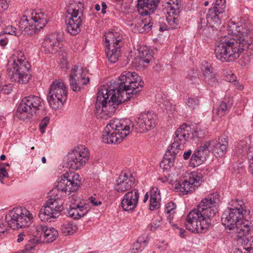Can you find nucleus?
<instances>
[{"instance_id": "obj_40", "label": "nucleus", "mask_w": 253, "mask_h": 253, "mask_svg": "<svg viewBox=\"0 0 253 253\" xmlns=\"http://www.w3.org/2000/svg\"><path fill=\"white\" fill-rule=\"evenodd\" d=\"M176 207V205L173 202H169L166 205L165 211L168 214L167 218L170 223L175 213Z\"/></svg>"}, {"instance_id": "obj_30", "label": "nucleus", "mask_w": 253, "mask_h": 253, "mask_svg": "<svg viewBox=\"0 0 253 253\" xmlns=\"http://www.w3.org/2000/svg\"><path fill=\"white\" fill-rule=\"evenodd\" d=\"M201 70L206 83L211 86H216L217 80L211 65L207 61H203L201 63Z\"/></svg>"}, {"instance_id": "obj_45", "label": "nucleus", "mask_w": 253, "mask_h": 253, "mask_svg": "<svg viewBox=\"0 0 253 253\" xmlns=\"http://www.w3.org/2000/svg\"><path fill=\"white\" fill-rule=\"evenodd\" d=\"M4 32L6 34L15 35L16 36H19L18 32L16 31V29L13 26L9 25L6 26L4 29Z\"/></svg>"}, {"instance_id": "obj_3", "label": "nucleus", "mask_w": 253, "mask_h": 253, "mask_svg": "<svg viewBox=\"0 0 253 253\" xmlns=\"http://www.w3.org/2000/svg\"><path fill=\"white\" fill-rule=\"evenodd\" d=\"M219 202V196L217 193L203 199L197 208L193 209L187 215L185 223L186 229L198 233L207 229L218 211Z\"/></svg>"}, {"instance_id": "obj_4", "label": "nucleus", "mask_w": 253, "mask_h": 253, "mask_svg": "<svg viewBox=\"0 0 253 253\" xmlns=\"http://www.w3.org/2000/svg\"><path fill=\"white\" fill-rule=\"evenodd\" d=\"M238 213L228 209L222 214L221 222L230 233L235 234V237L243 236L253 230V218L244 219V217Z\"/></svg>"}, {"instance_id": "obj_55", "label": "nucleus", "mask_w": 253, "mask_h": 253, "mask_svg": "<svg viewBox=\"0 0 253 253\" xmlns=\"http://www.w3.org/2000/svg\"><path fill=\"white\" fill-rule=\"evenodd\" d=\"M8 42V39L7 38H3L0 35V45L2 47H4Z\"/></svg>"}, {"instance_id": "obj_63", "label": "nucleus", "mask_w": 253, "mask_h": 253, "mask_svg": "<svg viewBox=\"0 0 253 253\" xmlns=\"http://www.w3.org/2000/svg\"><path fill=\"white\" fill-rule=\"evenodd\" d=\"M5 232H6V231H5V230H1L0 229V237H1V236H2V235L3 234H4L5 233Z\"/></svg>"}, {"instance_id": "obj_49", "label": "nucleus", "mask_w": 253, "mask_h": 253, "mask_svg": "<svg viewBox=\"0 0 253 253\" xmlns=\"http://www.w3.org/2000/svg\"><path fill=\"white\" fill-rule=\"evenodd\" d=\"M204 136V134L202 132V131H198L197 130L194 131V132H192L191 131V134L190 135V137H197V138H202Z\"/></svg>"}, {"instance_id": "obj_44", "label": "nucleus", "mask_w": 253, "mask_h": 253, "mask_svg": "<svg viewBox=\"0 0 253 253\" xmlns=\"http://www.w3.org/2000/svg\"><path fill=\"white\" fill-rule=\"evenodd\" d=\"M155 195L154 197H150V209L151 211H153L155 209L159 208L160 206L159 200L160 199L155 198Z\"/></svg>"}, {"instance_id": "obj_19", "label": "nucleus", "mask_w": 253, "mask_h": 253, "mask_svg": "<svg viewBox=\"0 0 253 253\" xmlns=\"http://www.w3.org/2000/svg\"><path fill=\"white\" fill-rule=\"evenodd\" d=\"M62 36L58 32L47 35L42 43V50L47 54H55L62 52Z\"/></svg>"}, {"instance_id": "obj_32", "label": "nucleus", "mask_w": 253, "mask_h": 253, "mask_svg": "<svg viewBox=\"0 0 253 253\" xmlns=\"http://www.w3.org/2000/svg\"><path fill=\"white\" fill-rule=\"evenodd\" d=\"M226 8L225 0H216L213 4L212 7L209 9V11L212 17H220L219 15L222 14Z\"/></svg>"}, {"instance_id": "obj_25", "label": "nucleus", "mask_w": 253, "mask_h": 253, "mask_svg": "<svg viewBox=\"0 0 253 253\" xmlns=\"http://www.w3.org/2000/svg\"><path fill=\"white\" fill-rule=\"evenodd\" d=\"M199 15L200 21L198 26L199 29L204 30L209 27L216 29L221 24L220 17H212L209 11L207 13L205 11H201Z\"/></svg>"}, {"instance_id": "obj_9", "label": "nucleus", "mask_w": 253, "mask_h": 253, "mask_svg": "<svg viewBox=\"0 0 253 253\" xmlns=\"http://www.w3.org/2000/svg\"><path fill=\"white\" fill-rule=\"evenodd\" d=\"M42 99L39 96L30 95L25 97L20 103L17 116L21 120L30 119L33 115L42 109Z\"/></svg>"}, {"instance_id": "obj_2", "label": "nucleus", "mask_w": 253, "mask_h": 253, "mask_svg": "<svg viewBox=\"0 0 253 253\" xmlns=\"http://www.w3.org/2000/svg\"><path fill=\"white\" fill-rule=\"evenodd\" d=\"M227 28L230 37H221L214 49L215 57L222 62H232L239 57L243 50L253 48V39L249 29L232 20Z\"/></svg>"}, {"instance_id": "obj_38", "label": "nucleus", "mask_w": 253, "mask_h": 253, "mask_svg": "<svg viewBox=\"0 0 253 253\" xmlns=\"http://www.w3.org/2000/svg\"><path fill=\"white\" fill-rule=\"evenodd\" d=\"M251 232L250 231L248 233L243 235V236L235 237V238L237 241L238 244H240L242 246H248L253 253V237H251V239H249L247 236Z\"/></svg>"}, {"instance_id": "obj_10", "label": "nucleus", "mask_w": 253, "mask_h": 253, "mask_svg": "<svg viewBox=\"0 0 253 253\" xmlns=\"http://www.w3.org/2000/svg\"><path fill=\"white\" fill-rule=\"evenodd\" d=\"M67 88L61 80H56L50 85L47 100L50 106L53 109L61 108L67 99Z\"/></svg>"}, {"instance_id": "obj_52", "label": "nucleus", "mask_w": 253, "mask_h": 253, "mask_svg": "<svg viewBox=\"0 0 253 253\" xmlns=\"http://www.w3.org/2000/svg\"><path fill=\"white\" fill-rule=\"evenodd\" d=\"M250 250V248L248 246H245L243 248L236 249L235 253H247Z\"/></svg>"}, {"instance_id": "obj_15", "label": "nucleus", "mask_w": 253, "mask_h": 253, "mask_svg": "<svg viewBox=\"0 0 253 253\" xmlns=\"http://www.w3.org/2000/svg\"><path fill=\"white\" fill-rule=\"evenodd\" d=\"M80 175L78 173H65L58 179L55 190L65 194L70 195L78 190L81 184Z\"/></svg>"}, {"instance_id": "obj_8", "label": "nucleus", "mask_w": 253, "mask_h": 253, "mask_svg": "<svg viewBox=\"0 0 253 253\" xmlns=\"http://www.w3.org/2000/svg\"><path fill=\"white\" fill-rule=\"evenodd\" d=\"M8 226L13 230L27 228L33 220V215L25 208H16L10 211L5 216Z\"/></svg>"}, {"instance_id": "obj_16", "label": "nucleus", "mask_w": 253, "mask_h": 253, "mask_svg": "<svg viewBox=\"0 0 253 253\" xmlns=\"http://www.w3.org/2000/svg\"><path fill=\"white\" fill-rule=\"evenodd\" d=\"M62 203L59 199H49L40 211L39 216L44 222H51V218H56L63 210Z\"/></svg>"}, {"instance_id": "obj_35", "label": "nucleus", "mask_w": 253, "mask_h": 253, "mask_svg": "<svg viewBox=\"0 0 253 253\" xmlns=\"http://www.w3.org/2000/svg\"><path fill=\"white\" fill-rule=\"evenodd\" d=\"M148 241L145 237H139L132 245L130 252L131 253H140L147 246Z\"/></svg>"}, {"instance_id": "obj_7", "label": "nucleus", "mask_w": 253, "mask_h": 253, "mask_svg": "<svg viewBox=\"0 0 253 253\" xmlns=\"http://www.w3.org/2000/svg\"><path fill=\"white\" fill-rule=\"evenodd\" d=\"M30 66L24 53L21 51H18L16 58L13 61L12 68L8 72L9 76L12 81L22 84L28 83L30 79V75L28 74Z\"/></svg>"}, {"instance_id": "obj_20", "label": "nucleus", "mask_w": 253, "mask_h": 253, "mask_svg": "<svg viewBox=\"0 0 253 253\" xmlns=\"http://www.w3.org/2000/svg\"><path fill=\"white\" fill-rule=\"evenodd\" d=\"M163 12L167 13L166 20L168 24L172 29L176 28L179 23V14L180 12L178 0L174 1L169 0L164 3Z\"/></svg>"}, {"instance_id": "obj_13", "label": "nucleus", "mask_w": 253, "mask_h": 253, "mask_svg": "<svg viewBox=\"0 0 253 253\" xmlns=\"http://www.w3.org/2000/svg\"><path fill=\"white\" fill-rule=\"evenodd\" d=\"M156 114L150 112L142 113L138 115L132 123L129 120H126L130 126V130L137 132L143 133L154 128L156 125Z\"/></svg>"}, {"instance_id": "obj_14", "label": "nucleus", "mask_w": 253, "mask_h": 253, "mask_svg": "<svg viewBox=\"0 0 253 253\" xmlns=\"http://www.w3.org/2000/svg\"><path fill=\"white\" fill-rule=\"evenodd\" d=\"M191 127L187 124H183L175 132L174 141L166 152V155H169L175 158L179 150L184 146L191 134Z\"/></svg>"}, {"instance_id": "obj_36", "label": "nucleus", "mask_w": 253, "mask_h": 253, "mask_svg": "<svg viewBox=\"0 0 253 253\" xmlns=\"http://www.w3.org/2000/svg\"><path fill=\"white\" fill-rule=\"evenodd\" d=\"M188 181L190 182L191 184H192V186H194L195 189H196L203 180V174L201 170L192 171L188 174Z\"/></svg>"}, {"instance_id": "obj_29", "label": "nucleus", "mask_w": 253, "mask_h": 253, "mask_svg": "<svg viewBox=\"0 0 253 253\" xmlns=\"http://www.w3.org/2000/svg\"><path fill=\"white\" fill-rule=\"evenodd\" d=\"M36 229L41 233V237L44 243H52L58 237V232L54 227L40 225L36 227Z\"/></svg>"}, {"instance_id": "obj_60", "label": "nucleus", "mask_w": 253, "mask_h": 253, "mask_svg": "<svg viewBox=\"0 0 253 253\" xmlns=\"http://www.w3.org/2000/svg\"><path fill=\"white\" fill-rule=\"evenodd\" d=\"M95 9H96V11H99L100 9V5L98 4H96L95 5Z\"/></svg>"}, {"instance_id": "obj_21", "label": "nucleus", "mask_w": 253, "mask_h": 253, "mask_svg": "<svg viewBox=\"0 0 253 253\" xmlns=\"http://www.w3.org/2000/svg\"><path fill=\"white\" fill-rule=\"evenodd\" d=\"M89 210L90 208L87 204L84 201H81L79 197L73 196L68 210V213L70 217L79 219L84 216Z\"/></svg>"}, {"instance_id": "obj_53", "label": "nucleus", "mask_w": 253, "mask_h": 253, "mask_svg": "<svg viewBox=\"0 0 253 253\" xmlns=\"http://www.w3.org/2000/svg\"><path fill=\"white\" fill-rule=\"evenodd\" d=\"M8 7V4L6 0H0V8L5 10Z\"/></svg>"}, {"instance_id": "obj_22", "label": "nucleus", "mask_w": 253, "mask_h": 253, "mask_svg": "<svg viewBox=\"0 0 253 253\" xmlns=\"http://www.w3.org/2000/svg\"><path fill=\"white\" fill-rule=\"evenodd\" d=\"M228 138L226 136H221L217 139H212L207 141L210 145L211 152L216 157H222L227 152L228 146Z\"/></svg>"}, {"instance_id": "obj_61", "label": "nucleus", "mask_w": 253, "mask_h": 253, "mask_svg": "<svg viewBox=\"0 0 253 253\" xmlns=\"http://www.w3.org/2000/svg\"><path fill=\"white\" fill-rule=\"evenodd\" d=\"M184 232H185V230H183V229H180V235L181 237H183L184 236Z\"/></svg>"}, {"instance_id": "obj_42", "label": "nucleus", "mask_w": 253, "mask_h": 253, "mask_svg": "<svg viewBox=\"0 0 253 253\" xmlns=\"http://www.w3.org/2000/svg\"><path fill=\"white\" fill-rule=\"evenodd\" d=\"M199 81L198 73L196 71H193L187 77V82L188 84H198Z\"/></svg>"}, {"instance_id": "obj_12", "label": "nucleus", "mask_w": 253, "mask_h": 253, "mask_svg": "<svg viewBox=\"0 0 253 253\" xmlns=\"http://www.w3.org/2000/svg\"><path fill=\"white\" fill-rule=\"evenodd\" d=\"M67 157V167L73 170H77L84 167L90 157V153L87 148L81 145L69 152Z\"/></svg>"}, {"instance_id": "obj_46", "label": "nucleus", "mask_w": 253, "mask_h": 253, "mask_svg": "<svg viewBox=\"0 0 253 253\" xmlns=\"http://www.w3.org/2000/svg\"><path fill=\"white\" fill-rule=\"evenodd\" d=\"M49 121V118L47 116L44 117L41 122L39 126L41 131L42 133L44 132V128L48 125Z\"/></svg>"}, {"instance_id": "obj_6", "label": "nucleus", "mask_w": 253, "mask_h": 253, "mask_svg": "<svg viewBox=\"0 0 253 253\" xmlns=\"http://www.w3.org/2000/svg\"><path fill=\"white\" fill-rule=\"evenodd\" d=\"M47 23V17L44 13L32 12L29 17L23 16L19 27L25 34L33 36L42 29Z\"/></svg>"}, {"instance_id": "obj_23", "label": "nucleus", "mask_w": 253, "mask_h": 253, "mask_svg": "<svg viewBox=\"0 0 253 253\" xmlns=\"http://www.w3.org/2000/svg\"><path fill=\"white\" fill-rule=\"evenodd\" d=\"M208 142H205L203 145L196 149L191 156L189 166L195 168L201 165L209 155L211 150Z\"/></svg>"}, {"instance_id": "obj_62", "label": "nucleus", "mask_w": 253, "mask_h": 253, "mask_svg": "<svg viewBox=\"0 0 253 253\" xmlns=\"http://www.w3.org/2000/svg\"><path fill=\"white\" fill-rule=\"evenodd\" d=\"M5 156L4 155H1L0 157V159L1 161H4L5 159Z\"/></svg>"}, {"instance_id": "obj_58", "label": "nucleus", "mask_w": 253, "mask_h": 253, "mask_svg": "<svg viewBox=\"0 0 253 253\" xmlns=\"http://www.w3.org/2000/svg\"><path fill=\"white\" fill-rule=\"evenodd\" d=\"M102 6V10L101 12L102 14H105L106 13V9L107 8V5L105 2H102L101 3Z\"/></svg>"}, {"instance_id": "obj_11", "label": "nucleus", "mask_w": 253, "mask_h": 253, "mask_svg": "<svg viewBox=\"0 0 253 253\" xmlns=\"http://www.w3.org/2000/svg\"><path fill=\"white\" fill-rule=\"evenodd\" d=\"M106 54L109 62L115 63L121 55L123 38L117 33L109 32L105 35Z\"/></svg>"}, {"instance_id": "obj_33", "label": "nucleus", "mask_w": 253, "mask_h": 253, "mask_svg": "<svg viewBox=\"0 0 253 253\" xmlns=\"http://www.w3.org/2000/svg\"><path fill=\"white\" fill-rule=\"evenodd\" d=\"M174 188L179 190L183 194H187L193 192L195 189L188 179H184L182 182H178L175 184Z\"/></svg>"}, {"instance_id": "obj_50", "label": "nucleus", "mask_w": 253, "mask_h": 253, "mask_svg": "<svg viewBox=\"0 0 253 253\" xmlns=\"http://www.w3.org/2000/svg\"><path fill=\"white\" fill-rule=\"evenodd\" d=\"M89 201L94 206H100L102 204L101 201L93 197H90L89 198Z\"/></svg>"}, {"instance_id": "obj_56", "label": "nucleus", "mask_w": 253, "mask_h": 253, "mask_svg": "<svg viewBox=\"0 0 253 253\" xmlns=\"http://www.w3.org/2000/svg\"><path fill=\"white\" fill-rule=\"evenodd\" d=\"M192 151L191 150H188V151L185 152L183 154V158L184 160H187L189 158L190 156L191 155Z\"/></svg>"}, {"instance_id": "obj_1", "label": "nucleus", "mask_w": 253, "mask_h": 253, "mask_svg": "<svg viewBox=\"0 0 253 253\" xmlns=\"http://www.w3.org/2000/svg\"><path fill=\"white\" fill-rule=\"evenodd\" d=\"M141 81L135 72L124 71L109 87L102 86L97 94L96 115L103 119L110 117L119 104L129 100L140 91L137 89L142 87Z\"/></svg>"}, {"instance_id": "obj_31", "label": "nucleus", "mask_w": 253, "mask_h": 253, "mask_svg": "<svg viewBox=\"0 0 253 253\" xmlns=\"http://www.w3.org/2000/svg\"><path fill=\"white\" fill-rule=\"evenodd\" d=\"M153 26L150 17L145 18L139 19L135 24V30L139 33H147L149 32Z\"/></svg>"}, {"instance_id": "obj_64", "label": "nucleus", "mask_w": 253, "mask_h": 253, "mask_svg": "<svg viewBox=\"0 0 253 253\" xmlns=\"http://www.w3.org/2000/svg\"><path fill=\"white\" fill-rule=\"evenodd\" d=\"M42 163L44 164L46 163V159L44 157H42Z\"/></svg>"}, {"instance_id": "obj_54", "label": "nucleus", "mask_w": 253, "mask_h": 253, "mask_svg": "<svg viewBox=\"0 0 253 253\" xmlns=\"http://www.w3.org/2000/svg\"><path fill=\"white\" fill-rule=\"evenodd\" d=\"M227 80L230 83L236 82V77L233 73H231V72H230V73L229 74L228 76H227Z\"/></svg>"}, {"instance_id": "obj_57", "label": "nucleus", "mask_w": 253, "mask_h": 253, "mask_svg": "<svg viewBox=\"0 0 253 253\" xmlns=\"http://www.w3.org/2000/svg\"><path fill=\"white\" fill-rule=\"evenodd\" d=\"M24 232H21L18 235V238L17 239V242L18 243H20L24 240V236H25Z\"/></svg>"}, {"instance_id": "obj_59", "label": "nucleus", "mask_w": 253, "mask_h": 253, "mask_svg": "<svg viewBox=\"0 0 253 253\" xmlns=\"http://www.w3.org/2000/svg\"><path fill=\"white\" fill-rule=\"evenodd\" d=\"M148 198H149V195H148V194L147 193H146L145 195L144 198V200H143V202L144 203H145L147 201Z\"/></svg>"}, {"instance_id": "obj_28", "label": "nucleus", "mask_w": 253, "mask_h": 253, "mask_svg": "<svg viewBox=\"0 0 253 253\" xmlns=\"http://www.w3.org/2000/svg\"><path fill=\"white\" fill-rule=\"evenodd\" d=\"M227 209L233 212L241 214L244 217V219H251L253 218L250 215V211L247 210L244 202L240 199L235 198L231 200L228 204Z\"/></svg>"}, {"instance_id": "obj_47", "label": "nucleus", "mask_w": 253, "mask_h": 253, "mask_svg": "<svg viewBox=\"0 0 253 253\" xmlns=\"http://www.w3.org/2000/svg\"><path fill=\"white\" fill-rule=\"evenodd\" d=\"M161 218L159 217L158 218L156 219L153 222V223L151 225V230L155 231L158 227H159L161 225Z\"/></svg>"}, {"instance_id": "obj_39", "label": "nucleus", "mask_w": 253, "mask_h": 253, "mask_svg": "<svg viewBox=\"0 0 253 253\" xmlns=\"http://www.w3.org/2000/svg\"><path fill=\"white\" fill-rule=\"evenodd\" d=\"M139 56L142 63L149 64L153 58V54L147 47H142L139 49Z\"/></svg>"}, {"instance_id": "obj_24", "label": "nucleus", "mask_w": 253, "mask_h": 253, "mask_svg": "<svg viewBox=\"0 0 253 253\" xmlns=\"http://www.w3.org/2000/svg\"><path fill=\"white\" fill-rule=\"evenodd\" d=\"M139 198L138 190L133 189L126 193L121 202L123 210L129 212H132L136 208Z\"/></svg>"}, {"instance_id": "obj_41", "label": "nucleus", "mask_w": 253, "mask_h": 253, "mask_svg": "<svg viewBox=\"0 0 253 253\" xmlns=\"http://www.w3.org/2000/svg\"><path fill=\"white\" fill-rule=\"evenodd\" d=\"M174 160L175 158L174 157L169 155H166V153L164 157V159L161 162V167L163 165L164 169H168L173 165Z\"/></svg>"}, {"instance_id": "obj_51", "label": "nucleus", "mask_w": 253, "mask_h": 253, "mask_svg": "<svg viewBox=\"0 0 253 253\" xmlns=\"http://www.w3.org/2000/svg\"><path fill=\"white\" fill-rule=\"evenodd\" d=\"M8 176V173L4 167L0 168V181L2 182V179L5 177Z\"/></svg>"}, {"instance_id": "obj_26", "label": "nucleus", "mask_w": 253, "mask_h": 253, "mask_svg": "<svg viewBox=\"0 0 253 253\" xmlns=\"http://www.w3.org/2000/svg\"><path fill=\"white\" fill-rule=\"evenodd\" d=\"M116 181L115 190L118 192L123 193L132 188L134 183V178L131 175L128 177L126 172H122Z\"/></svg>"}, {"instance_id": "obj_27", "label": "nucleus", "mask_w": 253, "mask_h": 253, "mask_svg": "<svg viewBox=\"0 0 253 253\" xmlns=\"http://www.w3.org/2000/svg\"><path fill=\"white\" fill-rule=\"evenodd\" d=\"M160 0H137V8L142 16L149 15L156 10Z\"/></svg>"}, {"instance_id": "obj_43", "label": "nucleus", "mask_w": 253, "mask_h": 253, "mask_svg": "<svg viewBox=\"0 0 253 253\" xmlns=\"http://www.w3.org/2000/svg\"><path fill=\"white\" fill-rule=\"evenodd\" d=\"M186 104L190 109H194L199 105V100L197 97H189L186 102Z\"/></svg>"}, {"instance_id": "obj_17", "label": "nucleus", "mask_w": 253, "mask_h": 253, "mask_svg": "<svg viewBox=\"0 0 253 253\" xmlns=\"http://www.w3.org/2000/svg\"><path fill=\"white\" fill-rule=\"evenodd\" d=\"M67 12L71 16L67 23V30L71 35H76L81 31L83 24V11L78 6L71 4Z\"/></svg>"}, {"instance_id": "obj_18", "label": "nucleus", "mask_w": 253, "mask_h": 253, "mask_svg": "<svg viewBox=\"0 0 253 253\" xmlns=\"http://www.w3.org/2000/svg\"><path fill=\"white\" fill-rule=\"evenodd\" d=\"M87 71L86 69L75 65L71 70L70 75V85L74 91H80L84 85L89 82V78L87 76Z\"/></svg>"}, {"instance_id": "obj_37", "label": "nucleus", "mask_w": 253, "mask_h": 253, "mask_svg": "<svg viewBox=\"0 0 253 253\" xmlns=\"http://www.w3.org/2000/svg\"><path fill=\"white\" fill-rule=\"evenodd\" d=\"M60 229L62 233L65 236H69L75 233L78 228L74 222L70 221L62 224Z\"/></svg>"}, {"instance_id": "obj_5", "label": "nucleus", "mask_w": 253, "mask_h": 253, "mask_svg": "<svg viewBox=\"0 0 253 253\" xmlns=\"http://www.w3.org/2000/svg\"><path fill=\"white\" fill-rule=\"evenodd\" d=\"M130 132V126L126 120L118 119L112 120L103 131L102 140L106 143L118 144Z\"/></svg>"}, {"instance_id": "obj_34", "label": "nucleus", "mask_w": 253, "mask_h": 253, "mask_svg": "<svg viewBox=\"0 0 253 253\" xmlns=\"http://www.w3.org/2000/svg\"><path fill=\"white\" fill-rule=\"evenodd\" d=\"M233 105L232 100L229 98H225L220 102L217 108V114L219 117L224 116L231 109Z\"/></svg>"}, {"instance_id": "obj_48", "label": "nucleus", "mask_w": 253, "mask_h": 253, "mask_svg": "<svg viewBox=\"0 0 253 253\" xmlns=\"http://www.w3.org/2000/svg\"><path fill=\"white\" fill-rule=\"evenodd\" d=\"M150 194V197H154V196L155 195V198L160 199V191L158 190V189L157 187H153L151 190Z\"/></svg>"}]
</instances>
